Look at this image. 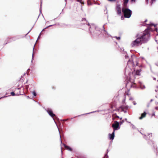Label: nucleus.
I'll return each mask as SVG.
<instances>
[{
  "instance_id": "obj_1",
  "label": "nucleus",
  "mask_w": 158,
  "mask_h": 158,
  "mask_svg": "<svg viewBox=\"0 0 158 158\" xmlns=\"http://www.w3.org/2000/svg\"><path fill=\"white\" fill-rule=\"evenodd\" d=\"M149 30V28L146 29L140 36L132 42V46L137 47L141 45L143 43L146 42L149 40L150 37Z\"/></svg>"
},
{
  "instance_id": "obj_2",
  "label": "nucleus",
  "mask_w": 158,
  "mask_h": 158,
  "mask_svg": "<svg viewBox=\"0 0 158 158\" xmlns=\"http://www.w3.org/2000/svg\"><path fill=\"white\" fill-rule=\"evenodd\" d=\"M122 11L124 14L125 17L129 18L131 17L132 11L130 9L128 8H123L122 9Z\"/></svg>"
},
{
  "instance_id": "obj_3",
  "label": "nucleus",
  "mask_w": 158,
  "mask_h": 158,
  "mask_svg": "<svg viewBox=\"0 0 158 158\" xmlns=\"http://www.w3.org/2000/svg\"><path fill=\"white\" fill-rule=\"evenodd\" d=\"M119 126V123L116 121H114V123L112 125V127L113 128L114 131L115 130H117Z\"/></svg>"
},
{
  "instance_id": "obj_4",
  "label": "nucleus",
  "mask_w": 158,
  "mask_h": 158,
  "mask_svg": "<svg viewBox=\"0 0 158 158\" xmlns=\"http://www.w3.org/2000/svg\"><path fill=\"white\" fill-rule=\"evenodd\" d=\"M46 111H47V112L49 114V115L51 116L53 118L54 117H56V115H55V114H53V113L52 111V110L49 109H48Z\"/></svg>"
},
{
  "instance_id": "obj_5",
  "label": "nucleus",
  "mask_w": 158,
  "mask_h": 158,
  "mask_svg": "<svg viewBox=\"0 0 158 158\" xmlns=\"http://www.w3.org/2000/svg\"><path fill=\"white\" fill-rule=\"evenodd\" d=\"M116 10L117 14L119 15H121V10L120 5H117V6Z\"/></svg>"
},
{
  "instance_id": "obj_6",
  "label": "nucleus",
  "mask_w": 158,
  "mask_h": 158,
  "mask_svg": "<svg viewBox=\"0 0 158 158\" xmlns=\"http://www.w3.org/2000/svg\"><path fill=\"white\" fill-rule=\"evenodd\" d=\"M120 108L122 110V111L126 112V111H125V110L128 109V106H127L123 105L121 106Z\"/></svg>"
},
{
  "instance_id": "obj_7",
  "label": "nucleus",
  "mask_w": 158,
  "mask_h": 158,
  "mask_svg": "<svg viewBox=\"0 0 158 158\" xmlns=\"http://www.w3.org/2000/svg\"><path fill=\"white\" fill-rule=\"evenodd\" d=\"M109 136L110 139H113L114 137V131L112 134H109Z\"/></svg>"
},
{
  "instance_id": "obj_8",
  "label": "nucleus",
  "mask_w": 158,
  "mask_h": 158,
  "mask_svg": "<svg viewBox=\"0 0 158 158\" xmlns=\"http://www.w3.org/2000/svg\"><path fill=\"white\" fill-rule=\"evenodd\" d=\"M87 22L85 18L82 19L81 21V24H87V25H88V24L87 23Z\"/></svg>"
},
{
  "instance_id": "obj_9",
  "label": "nucleus",
  "mask_w": 158,
  "mask_h": 158,
  "mask_svg": "<svg viewBox=\"0 0 158 158\" xmlns=\"http://www.w3.org/2000/svg\"><path fill=\"white\" fill-rule=\"evenodd\" d=\"M146 114L147 113L145 112H144L142 114L141 116L139 117V118L140 119H142L146 116Z\"/></svg>"
},
{
  "instance_id": "obj_10",
  "label": "nucleus",
  "mask_w": 158,
  "mask_h": 158,
  "mask_svg": "<svg viewBox=\"0 0 158 158\" xmlns=\"http://www.w3.org/2000/svg\"><path fill=\"white\" fill-rule=\"evenodd\" d=\"M64 148L66 149H68L70 151H71L72 150V149L71 148L69 147V146H67L66 145H65V144H64Z\"/></svg>"
},
{
  "instance_id": "obj_11",
  "label": "nucleus",
  "mask_w": 158,
  "mask_h": 158,
  "mask_svg": "<svg viewBox=\"0 0 158 158\" xmlns=\"http://www.w3.org/2000/svg\"><path fill=\"white\" fill-rule=\"evenodd\" d=\"M141 71V70H137L136 72V74L137 75H140V73Z\"/></svg>"
},
{
  "instance_id": "obj_12",
  "label": "nucleus",
  "mask_w": 158,
  "mask_h": 158,
  "mask_svg": "<svg viewBox=\"0 0 158 158\" xmlns=\"http://www.w3.org/2000/svg\"><path fill=\"white\" fill-rule=\"evenodd\" d=\"M129 0H123L124 6L126 5Z\"/></svg>"
},
{
  "instance_id": "obj_13",
  "label": "nucleus",
  "mask_w": 158,
  "mask_h": 158,
  "mask_svg": "<svg viewBox=\"0 0 158 158\" xmlns=\"http://www.w3.org/2000/svg\"><path fill=\"white\" fill-rule=\"evenodd\" d=\"M78 2H80L81 4H84V2H82V0H77Z\"/></svg>"
},
{
  "instance_id": "obj_14",
  "label": "nucleus",
  "mask_w": 158,
  "mask_h": 158,
  "mask_svg": "<svg viewBox=\"0 0 158 158\" xmlns=\"http://www.w3.org/2000/svg\"><path fill=\"white\" fill-rule=\"evenodd\" d=\"M124 122V120H122V121L120 122L119 123L121 125Z\"/></svg>"
},
{
  "instance_id": "obj_15",
  "label": "nucleus",
  "mask_w": 158,
  "mask_h": 158,
  "mask_svg": "<svg viewBox=\"0 0 158 158\" xmlns=\"http://www.w3.org/2000/svg\"><path fill=\"white\" fill-rule=\"evenodd\" d=\"M11 94L12 96H15V93L13 92H11Z\"/></svg>"
},
{
  "instance_id": "obj_16",
  "label": "nucleus",
  "mask_w": 158,
  "mask_h": 158,
  "mask_svg": "<svg viewBox=\"0 0 158 158\" xmlns=\"http://www.w3.org/2000/svg\"><path fill=\"white\" fill-rule=\"evenodd\" d=\"M114 38H115L117 40H119L120 39V37H114Z\"/></svg>"
},
{
  "instance_id": "obj_17",
  "label": "nucleus",
  "mask_w": 158,
  "mask_h": 158,
  "mask_svg": "<svg viewBox=\"0 0 158 158\" xmlns=\"http://www.w3.org/2000/svg\"><path fill=\"white\" fill-rule=\"evenodd\" d=\"M33 95L35 96H36V93L35 92V91H33Z\"/></svg>"
},
{
  "instance_id": "obj_18",
  "label": "nucleus",
  "mask_w": 158,
  "mask_h": 158,
  "mask_svg": "<svg viewBox=\"0 0 158 158\" xmlns=\"http://www.w3.org/2000/svg\"><path fill=\"white\" fill-rule=\"evenodd\" d=\"M103 158H108V156L107 155V154H106L104 157H103Z\"/></svg>"
},
{
  "instance_id": "obj_19",
  "label": "nucleus",
  "mask_w": 158,
  "mask_h": 158,
  "mask_svg": "<svg viewBox=\"0 0 158 158\" xmlns=\"http://www.w3.org/2000/svg\"><path fill=\"white\" fill-rule=\"evenodd\" d=\"M109 1H110V2H115L116 1V0H108Z\"/></svg>"
},
{
  "instance_id": "obj_20",
  "label": "nucleus",
  "mask_w": 158,
  "mask_h": 158,
  "mask_svg": "<svg viewBox=\"0 0 158 158\" xmlns=\"http://www.w3.org/2000/svg\"><path fill=\"white\" fill-rule=\"evenodd\" d=\"M52 88L53 89H56V87L55 86H52Z\"/></svg>"
},
{
  "instance_id": "obj_21",
  "label": "nucleus",
  "mask_w": 158,
  "mask_h": 158,
  "mask_svg": "<svg viewBox=\"0 0 158 158\" xmlns=\"http://www.w3.org/2000/svg\"><path fill=\"white\" fill-rule=\"evenodd\" d=\"M110 107L112 109L113 108V106L112 105H110Z\"/></svg>"
},
{
  "instance_id": "obj_22",
  "label": "nucleus",
  "mask_w": 158,
  "mask_h": 158,
  "mask_svg": "<svg viewBox=\"0 0 158 158\" xmlns=\"http://www.w3.org/2000/svg\"><path fill=\"white\" fill-rule=\"evenodd\" d=\"M132 2H135V0H131Z\"/></svg>"
},
{
  "instance_id": "obj_23",
  "label": "nucleus",
  "mask_w": 158,
  "mask_h": 158,
  "mask_svg": "<svg viewBox=\"0 0 158 158\" xmlns=\"http://www.w3.org/2000/svg\"><path fill=\"white\" fill-rule=\"evenodd\" d=\"M156 0H152V3H153V2L155 1Z\"/></svg>"
},
{
  "instance_id": "obj_24",
  "label": "nucleus",
  "mask_w": 158,
  "mask_h": 158,
  "mask_svg": "<svg viewBox=\"0 0 158 158\" xmlns=\"http://www.w3.org/2000/svg\"><path fill=\"white\" fill-rule=\"evenodd\" d=\"M128 57V56H125V58H126V59H127V58Z\"/></svg>"
},
{
  "instance_id": "obj_25",
  "label": "nucleus",
  "mask_w": 158,
  "mask_h": 158,
  "mask_svg": "<svg viewBox=\"0 0 158 158\" xmlns=\"http://www.w3.org/2000/svg\"><path fill=\"white\" fill-rule=\"evenodd\" d=\"M155 108H156V109L157 110L158 107H156Z\"/></svg>"
},
{
  "instance_id": "obj_26",
  "label": "nucleus",
  "mask_w": 158,
  "mask_h": 158,
  "mask_svg": "<svg viewBox=\"0 0 158 158\" xmlns=\"http://www.w3.org/2000/svg\"><path fill=\"white\" fill-rule=\"evenodd\" d=\"M156 31L157 32V28H156Z\"/></svg>"
},
{
  "instance_id": "obj_27",
  "label": "nucleus",
  "mask_w": 158,
  "mask_h": 158,
  "mask_svg": "<svg viewBox=\"0 0 158 158\" xmlns=\"http://www.w3.org/2000/svg\"><path fill=\"white\" fill-rule=\"evenodd\" d=\"M116 117L117 118H119V117L118 116H117Z\"/></svg>"
},
{
  "instance_id": "obj_28",
  "label": "nucleus",
  "mask_w": 158,
  "mask_h": 158,
  "mask_svg": "<svg viewBox=\"0 0 158 158\" xmlns=\"http://www.w3.org/2000/svg\"><path fill=\"white\" fill-rule=\"evenodd\" d=\"M146 21H147V20H146L145 21V22H146Z\"/></svg>"
},
{
  "instance_id": "obj_29",
  "label": "nucleus",
  "mask_w": 158,
  "mask_h": 158,
  "mask_svg": "<svg viewBox=\"0 0 158 158\" xmlns=\"http://www.w3.org/2000/svg\"><path fill=\"white\" fill-rule=\"evenodd\" d=\"M155 91H156V92H157V90H155Z\"/></svg>"
},
{
  "instance_id": "obj_30",
  "label": "nucleus",
  "mask_w": 158,
  "mask_h": 158,
  "mask_svg": "<svg viewBox=\"0 0 158 158\" xmlns=\"http://www.w3.org/2000/svg\"><path fill=\"white\" fill-rule=\"evenodd\" d=\"M151 25H153V24H151Z\"/></svg>"
},
{
  "instance_id": "obj_31",
  "label": "nucleus",
  "mask_w": 158,
  "mask_h": 158,
  "mask_svg": "<svg viewBox=\"0 0 158 158\" xmlns=\"http://www.w3.org/2000/svg\"><path fill=\"white\" fill-rule=\"evenodd\" d=\"M154 79L155 80V78H154Z\"/></svg>"
},
{
  "instance_id": "obj_32",
  "label": "nucleus",
  "mask_w": 158,
  "mask_h": 158,
  "mask_svg": "<svg viewBox=\"0 0 158 158\" xmlns=\"http://www.w3.org/2000/svg\"><path fill=\"white\" fill-rule=\"evenodd\" d=\"M19 88L18 89V90H19Z\"/></svg>"
},
{
  "instance_id": "obj_33",
  "label": "nucleus",
  "mask_w": 158,
  "mask_h": 158,
  "mask_svg": "<svg viewBox=\"0 0 158 158\" xmlns=\"http://www.w3.org/2000/svg\"><path fill=\"white\" fill-rule=\"evenodd\" d=\"M150 135H151V136H152V134H151Z\"/></svg>"
},
{
  "instance_id": "obj_34",
  "label": "nucleus",
  "mask_w": 158,
  "mask_h": 158,
  "mask_svg": "<svg viewBox=\"0 0 158 158\" xmlns=\"http://www.w3.org/2000/svg\"><path fill=\"white\" fill-rule=\"evenodd\" d=\"M147 0V1H148V0Z\"/></svg>"
}]
</instances>
